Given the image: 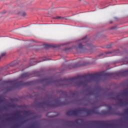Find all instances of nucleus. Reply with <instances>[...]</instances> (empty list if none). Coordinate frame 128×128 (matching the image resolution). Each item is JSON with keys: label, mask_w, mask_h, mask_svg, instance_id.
Wrapping results in <instances>:
<instances>
[{"label": "nucleus", "mask_w": 128, "mask_h": 128, "mask_svg": "<svg viewBox=\"0 0 128 128\" xmlns=\"http://www.w3.org/2000/svg\"><path fill=\"white\" fill-rule=\"evenodd\" d=\"M114 75L113 72H106L104 71L100 72H96L92 74H85L84 76H78L68 79L64 78L58 81H50V82H60V86H68L72 84L75 86H86L88 82L96 78H99L102 76H110Z\"/></svg>", "instance_id": "f257e3e1"}, {"label": "nucleus", "mask_w": 128, "mask_h": 128, "mask_svg": "<svg viewBox=\"0 0 128 128\" xmlns=\"http://www.w3.org/2000/svg\"><path fill=\"white\" fill-rule=\"evenodd\" d=\"M88 42V37L86 36L82 38L80 40V42L77 46H74V48L78 52H88V48H92V44H87L85 46L82 45V44H86Z\"/></svg>", "instance_id": "f03ea898"}, {"label": "nucleus", "mask_w": 128, "mask_h": 128, "mask_svg": "<svg viewBox=\"0 0 128 128\" xmlns=\"http://www.w3.org/2000/svg\"><path fill=\"white\" fill-rule=\"evenodd\" d=\"M80 112H86L87 116H90L92 112V109L86 108H78L74 110H70L66 112V116H78Z\"/></svg>", "instance_id": "7ed1b4c3"}, {"label": "nucleus", "mask_w": 128, "mask_h": 128, "mask_svg": "<svg viewBox=\"0 0 128 128\" xmlns=\"http://www.w3.org/2000/svg\"><path fill=\"white\" fill-rule=\"evenodd\" d=\"M58 100L60 99H58L57 101H56L54 104H52V102L44 101V102H40L39 104V106L41 108L44 106H50V108H58V106H66V102H60V101H58Z\"/></svg>", "instance_id": "20e7f679"}, {"label": "nucleus", "mask_w": 128, "mask_h": 128, "mask_svg": "<svg viewBox=\"0 0 128 128\" xmlns=\"http://www.w3.org/2000/svg\"><path fill=\"white\" fill-rule=\"evenodd\" d=\"M91 124L95 126H102V128H114L116 124L112 122L108 121H93Z\"/></svg>", "instance_id": "39448f33"}, {"label": "nucleus", "mask_w": 128, "mask_h": 128, "mask_svg": "<svg viewBox=\"0 0 128 128\" xmlns=\"http://www.w3.org/2000/svg\"><path fill=\"white\" fill-rule=\"evenodd\" d=\"M32 84V82H24L23 81H20L19 82H18L16 84V86H17L18 87H20V86H30V84Z\"/></svg>", "instance_id": "423d86ee"}, {"label": "nucleus", "mask_w": 128, "mask_h": 128, "mask_svg": "<svg viewBox=\"0 0 128 128\" xmlns=\"http://www.w3.org/2000/svg\"><path fill=\"white\" fill-rule=\"evenodd\" d=\"M44 46L46 48H58V45L54 44H44Z\"/></svg>", "instance_id": "0eeeda50"}, {"label": "nucleus", "mask_w": 128, "mask_h": 128, "mask_svg": "<svg viewBox=\"0 0 128 128\" xmlns=\"http://www.w3.org/2000/svg\"><path fill=\"white\" fill-rule=\"evenodd\" d=\"M120 76H128V70L123 72H120Z\"/></svg>", "instance_id": "6e6552de"}, {"label": "nucleus", "mask_w": 128, "mask_h": 128, "mask_svg": "<svg viewBox=\"0 0 128 128\" xmlns=\"http://www.w3.org/2000/svg\"><path fill=\"white\" fill-rule=\"evenodd\" d=\"M30 76V74L28 72L24 73L21 75V78H28V77Z\"/></svg>", "instance_id": "1a4fd4ad"}, {"label": "nucleus", "mask_w": 128, "mask_h": 128, "mask_svg": "<svg viewBox=\"0 0 128 128\" xmlns=\"http://www.w3.org/2000/svg\"><path fill=\"white\" fill-rule=\"evenodd\" d=\"M105 114H112V108H110L108 110L105 112Z\"/></svg>", "instance_id": "9d476101"}, {"label": "nucleus", "mask_w": 128, "mask_h": 128, "mask_svg": "<svg viewBox=\"0 0 128 128\" xmlns=\"http://www.w3.org/2000/svg\"><path fill=\"white\" fill-rule=\"evenodd\" d=\"M92 114H98V110L96 108L91 109Z\"/></svg>", "instance_id": "9b49d317"}, {"label": "nucleus", "mask_w": 128, "mask_h": 128, "mask_svg": "<svg viewBox=\"0 0 128 128\" xmlns=\"http://www.w3.org/2000/svg\"><path fill=\"white\" fill-rule=\"evenodd\" d=\"M6 52L2 53L1 56H0V58H2L6 56Z\"/></svg>", "instance_id": "f8f14e48"}, {"label": "nucleus", "mask_w": 128, "mask_h": 128, "mask_svg": "<svg viewBox=\"0 0 128 128\" xmlns=\"http://www.w3.org/2000/svg\"><path fill=\"white\" fill-rule=\"evenodd\" d=\"M118 100L120 102L119 103V104H120V106H122V104H124V102H122V98H118Z\"/></svg>", "instance_id": "ddd939ff"}, {"label": "nucleus", "mask_w": 128, "mask_h": 128, "mask_svg": "<svg viewBox=\"0 0 128 128\" xmlns=\"http://www.w3.org/2000/svg\"><path fill=\"white\" fill-rule=\"evenodd\" d=\"M16 114L17 116H20V112H16Z\"/></svg>", "instance_id": "4468645a"}, {"label": "nucleus", "mask_w": 128, "mask_h": 128, "mask_svg": "<svg viewBox=\"0 0 128 128\" xmlns=\"http://www.w3.org/2000/svg\"><path fill=\"white\" fill-rule=\"evenodd\" d=\"M124 94L125 96H128V91H125V92H124Z\"/></svg>", "instance_id": "2eb2a0df"}, {"label": "nucleus", "mask_w": 128, "mask_h": 128, "mask_svg": "<svg viewBox=\"0 0 128 128\" xmlns=\"http://www.w3.org/2000/svg\"><path fill=\"white\" fill-rule=\"evenodd\" d=\"M56 18L57 20H60V18H64L62 16H56Z\"/></svg>", "instance_id": "dca6fc26"}, {"label": "nucleus", "mask_w": 128, "mask_h": 128, "mask_svg": "<svg viewBox=\"0 0 128 128\" xmlns=\"http://www.w3.org/2000/svg\"><path fill=\"white\" fill-rule=\"evenodd\" d=\"M14 120V118H10L6 119V120Z\"/></svg>", "instance_id": "f3484780"}, {"label": "nucleus", "mask_w": 128, "mask_h": 128, "mask_svg": "<svg viewBox=\"0 0 128 128\" xmlns=\"http://www.w3.org/2000/svg\"><path fill=\"white\" fill-rule=\"evenodd\" d=\"M104 56V54H100L98 56H99V58H100V56Z\"/></svg>", "instance_id": "a211bd4d"}, {"label": "nucleus", "mask_w": 128, "mask_h": 128, "mask_svg": "<svg viewBox=\"0 0 128 128\" xmlns=\"http://www.w3.org/2000/svg\"><path fill=\"white\" fill-rule=\"evenodd\" d=\"M78 66H80V65H79L78 64H76L75 68H78Z\"/></svg>", "instance_id": "6ab92c4d"}, {"label": "nucleus", "mask_w": 128, "mask_h": 128, "mask_svg": "<svg viewBox=\"0 0 128 128\" xmlns=\"http://www.w3.org/2000/svg\"><path fill=\"white\" fill-rule=\"evenodd\" d=\"M125 112H126V114H128V109H126V110H125Z\"/></svg>", "instance_id": "aec40b11"}, {"label": "nucleus", "mask_w": 128, "mask_h": 128, "mask_svg": "<svg viewBox=\"0 0 128 128\" xmlns=\"http://www.w3.org/2000/svg\"><path fill=\"white\" fill-rule=\"evenodd\" d=\"M111 46H110V45L107 46L108 48H111Z\"/></svg>", "instance_id": "412c9836"}, {"label": "nucleus", "mask_w": 128, "mask_h": 128, "mask_svg": "<svg viewBox=\"0 0 128 128\" xmlns=\"http://www.w3.org/2000/svg\"><path fill=\"white\" fill-rule=\"evenodd\" d=\"M106 54H112V52H106Z\"/></svg>", "instance_id": "4be33fe9"}, {"label": "nucleus", "mask_w": 128, "mask_h": 128, "mask_svg": "<svg viewBox=\"0 0 128 128\" xmlns=\"http://www.w3.org/2000/svg\"><path fill=\"white\" fill-rule=\"evenodd\" d=\"M90 62H88L87 63L84 64V66H86V64H88Z\"/></svg>", "instance_id": "5701e85b"}, {"label": "nucleus", "mask_w": 128, "mask_h": 128, "mask_svg": "<svg viewBox=\"0 0 128 128\" xmlns=\"http://www.w3.org/2000/svg\"><path fill=\"white\" fill-rule=\"evenodd\" d=\"M50 79H44L43 80H50Z\"/></svg>", "instance_id": "b1692460"}, {"label": "nucleus", "mask_w": 128, "mask_h": 128, "mask_svg": "<svg viewBox=\"0 0 128 128\" xmlns=\"http://www.w3.org/2000/svg\"><path fill=\"white\" fill-rule=\"evenodd\" d=\"M120 96V94H118L117 95V96Z\"/></svg>", "instance_id": "393cba45"}, {"label": "nucleus", "mask_w": 128, "mask_h": 128, "mask_svg": "<svg viewBox=\"0 0 128 128\" xmlns=\"http://www.w3.org/2000/svg\"><path fill=\"white\" fill-rule=\"evenodd\" d=\"M18 125H16V128H18Z\"/></svg>", "instance_id": "a878e982"}, {"label": "nucleus", "mask_w": 128, "mask_h": 128, "mask_svg": "<svg viewBox=\"0 0 128 128\" xmlns=\"http://www.w3.org/2000/svg\"><path fill=\"white\" fill-rule=\"evenodd\" d=\"M100 58H104V57Z\"/></svg>", "instance_id": "bb28decb"}, {"label": "nucleus", "mask_w": 128, "mask_h": 128, "mask_svg": "<svg viewBox=\"0 0 128 128\" xmlns=\"http://www.w3.org/2000/svg\"><path fill=\"white\" fill-rule=\"evenodd\" d=\"M112 28V29H114V28Z\"/></svg>", "instance_id": "cd10ccee"}]
</instances>
